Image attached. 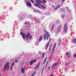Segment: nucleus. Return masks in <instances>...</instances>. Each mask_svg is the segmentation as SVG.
<instances>
[{"mask_svg":"<svg viewBox=\"0 0 76 76\" xmlns=\"http://www.w3.org/2000/svg\"><path fill=\"white\" fill-rule=\"evenodd\" d=\"M10 64V62H9L5 64L4 66V71H5V70H6V69H7V70H9V67H10V66H9Z\"/></svg>","mask_w":76,"mask_h":76,"instance_id":"1","label":"nucleus"},{"mask_svg":"<svg viewBox=\"0 0 76 76\" xmlns=\"http://www.w3.org/2000/svg\"><path fill=\"white\" fill-rule=\"evenodd\" d=\"M44 31L45 33L44 36V39L45 40V39H46V36L47 35V37H46V39L48 40V38L50 37V35L49 34L48 31H46L45 29H44Z\"/></svg>","mask_w":76,"mask_h":76,"instance_id":"2","label":"nucleus"},{"mask_svg":"<svg viewBox=\"0 0 76 76\" xmlns=\"http://www.w3.org/2000/svg\"><path fill=\"white\" fill-rule=\"evenodd\" d=\"M36 3H37L38 4H39V6L42 7V8H43V9H44V10H45V9H47V8L41 5V4H39V3H42V1H41L40 0H37V1H36Z\"/></svg>","mask_w":76,"mask_h":76,"instance_id":"3","label":"nucleus"},{"mask_svg":"<svg viewBox=\"0 0 76 76\" xmlns=\"http://www.w3.org/2000/svg\"><path fill=\"white\" fill-rule=\"evenodd\" d=\"M64 31L65 34H66V32L67 31V25L66 24H64Z\"/></svg>","mask_w":76,"mask_h":76,"instance_id":"4","label":"nucleus"},{"mask_svg":"<svg viewBox=\"0 0 76 76\" xmlns=\"http://www.w3.org/2000/svg\"><path fill=\"white\" fill-rule=\"evenodd\" d=\"M51 38H50L48 43L46 45V50H47V48H48V47H49V44H50V43L51 42Z\"/></svg>","mask_w":76,"mask_h":76,"instance_id":"5","label":"nucleus"},{"mask_svg":"<svg viewBox=\"0 0 76 76\" xmlns=\"http://www.w3.org/2000/svg\"><path fill=\"white\" fill-rule=\"evenodd\" d=\"M62 26V24H61L58 26V29L57 32H60L61 31V27Z\"/></svg>","mask_w":76,"mask_h":76,"instance_id":"6","label":"nucleus"},{"mask_svg":"<svg viewBox=\"0 0 76 76\" xmlns=\"http://www.w3.org/2000/svg\"><path fill=\"white\" fill-rule=\"evenodd\" d=\"M56 44H57V43H54L52 52V54H53V53H54V50H55V48H56Z\"/></svg>","mask_w":76,"mask_h":76,"instance_id":"7","label":"nucleus"},{"mask_svg":"<svg viewBox=\"0 0 76 76\" xmlns=\"http://www.w3.org/2000/svg\"><path fill=\"white\" fill-rule=\"evenodd\" d=\"M27 3V6H29V7H31V6H32V5L31 4V3H30V2L27 1L26 2Z\"/></svg>","mask_w":76,"mask_h":76,"instance_id":"8","label":"nucleus"},{"mask_svg":"<svg viewBox=\"0 0 76 76\" xmlns=\"http://www.w3.org/2000/svg\"><path fill=\"white\" fill-rule=\"evenodd\" d=\"M21 72L22 73H23L25 72V67H24V68H22L21 69Z\"/></svg>","mask_w":76,"mask_h":76,"instance_id":"9","label":"nucleus"},{"mask_svg":"<svg viewBox=\"0 0 76 76\" xmlns=\"http://www.w3.org/2000/svg\"><path fill=\"white\" fill-rule=\"evenodd\" d=\"M20 34H22V37L24 39H25V36H24V35H25L24 33H22V31H21Z\"/></svg>","mask_w":76,"mask_h":76,"instance_id":"10","label":"nucleus"},{"mask_svg":"<svg viewBox=\"0 0 76 76\" xmlns=\"http://www.w3.org/2000/svg\"><path fill=\"white\" fill-rule=\"evenodd\" d=\"M34 6L36 7H39V9H41V8L39 6V5L36 3H35L34 4Z\"/></svg>","mask_w":76,"mask_h":76,"instance_id":"11","label":"nucleus"},{"mask_svg":"<svg viewBox=\"0 0 76 76\" xmlns=\"http://www.w3.org/2000/svg\"><path fill=\"white\" fill-rule=\"evenodd\" d=\"M42 40V36H41L39 39V42H40V41H41Z\"/></svg>","mask_w":76,"mask_h":76,"instance_id":"12","label":"nucleus"},{"mask_svg":"<svg viewBox=\"0 0 76 76\" xmlns=\"http://www.w3.org/2000/svg\"><path fill=\"white\" fill-rule=\"evenodd\" d=\"M66 10L67 12H70V10H69V9L67 7H66Z\"/></svg>","mask_w":76,"mask_h":76,"instance_id":"13","label":"nucleus"},{"mask_svg":"<svg viewBox=\"0 0 76 76\" xmlns=\"http://www.w3.org/2000/svg\"><path fill=\"white\" fill-rule=\"evenodd\" d=\"M35 12H37V13H40V14H41V13H42V12H41L40 11L38 10H37V11H35Z\"/></svg>","mask_w":76,"mask_h":76,"instance_id":"14","label":"nucleus"},{"mask_svg":"<svg viewBox=\"0 0 76 76\" xmlns=\"http://www.w3.org/2000/svg\"><path fill=\"white\" fill-rule=\"evenodd\" d=\"M25 37H26V38H28L29 37V33H28L27 36L25 34Z\"/></svg>","mask_w":76,"mask_h":76,"instance_id":"15","label":"nucleus"},{"mask_svg":"<svg viewBox=\"0 0 76 76\" xmlns=\"http://www.w3.org/2000/svg\"><path fill=\"white\" fill-rule=\"evenodd\" d=\"M60 6L59 5L58 6H57L56 8H55L54 9V10H57V9H58V8H59V7H60Z\"/></svg>","mask_w":76,"mask_h":76,"instance_id":"16","label":"nucleus"},{"mask_svg":"<svg viewBox=\"0 0 76 76\" xmlns=\"http://www.w3.org/2000/svg\"><path fill=\"white\" fill-rule=\"evenodd\" d=\"M33 63H34V60H32V61L31 60L30 62V64H33Z\"/></svg>","mask_w":76,"mask_h":76,"instance_id":"17","label":"nucleus"},{"mask_svg":"<svg viewBox=\"0 0 76 76\" xmlns=\"http://www.w3.org/2000/svg\"><path fill=\"white\" fill-rule=\"evenodd\" d=\"M30 18L32 21H34V20H37L36 19H34V18Z\"/></svg>","mask_w":76,"mask_h":76,"instance_id":"18","label":"nucleus"},{"mask_svg":"<svg viewBox=\"0 0 76 76\" xmlns=\"http://www.w3.org/2000/svg\"><path fill=\"white\" fill-rule=\"evenodd\" d=\"M72 42H74V43H75V42H76V39H74L72 41Z\"/></svg>","mask_w":76,"mask_h":76,"instance_id":"19","label":"nucleus"},{"mask_svg":"<svg viewBox=\"0 0 76 76\" xmlns=\"http://www.w3.org/2000/svg\"><path fill=\"white\" fill-rule=\"evenodd\" d=\"M58 64L57 63H55L53 64L54 65V66H57L58 65Z\"/></svg>","mask_w":76,"mask_h":76,"instance_id":"20","label":"nucleus"},{"mask_svg":"<svg viewBox=\"0 0 76 76\" xmlns=\"http://www.w3.org/2000/svg\"><path fill=\"white\" fill-rule=\"evenodd\" d=\"M51 44L50 45V48L49 50V53H50V50H51Z\"/></svg>","mask_w":76,"mask_h":76,"instance_id":"21","label":"nucleus"},{"mask_svg":"<svg viewBox=\"0 0 76 76\" xmlns=\"http://www.w3.org/2000/svg\"><path fill=\"white\" fill-rule=\"evenodd\" d=\"M39 64L38 66H37L36 67H34V69L35 70V69H37V68H38V67H39Z\"/></svg>","mask_w":76,"mask_h":76,"instance_id":"22","label":"nucleus"},{"mask_svg":"<svg viewBox=\"0 0 76 76\" xmlns=\"http://www.w3.org/2000/svg\"><path fill=\"white\" fill-rule=\"evenodd\" d=\"M61 9L62 10V12H65V10H64V8L62 9V8H61Z\"/></svg>","mask_w":76,"mask_h":76,"instance_id":"23","label":"nucleus"},{"mask_svg":"<svg viewBox=\"0 0 76 76\" xmlns=\"http://www.w3.org/2000/svg\"><path fill=\"white\" fill-rule=\"evenodd\" d=\"M45 54L44 53H42V58H44L45 56Z\"/></svg>","mask_w":76,"mask_h":76,"instance_id":"24","label":"nucleus"},{"mask_svg":"<svg viewBox=\"0 0 76 76\" xmlns=\"http://www.w3.org/2000/svg\"><path fill=\"white\" fill-rule=\"evenodd\" d=\"M47 60V57H46L45 59V61L43 62V64H45V61H46V60Z\"/></svg>","mask_w":76,"mask_h":76,"instance_id":"25","label":"nucleus"},{"mask_svg":"<svg viewBox=\"0 0 76 76\" xmlns=\"http://www.w3.org/2000/svg\"><path fill=\"white\" fill-rule=\"evenodd\" d=\"M43 3H47V1H45V0H42Z\"/></svg>","mask_w":76,"mask_h":76,"instance_id":"26","label":"nucleus"},{"mask_svg":"<svg viewBox=\"0 0 76 76\" xmlns=\"http://www.w3.org/2000/svg\"><path fill=\"white\" fill-rule=\"evenodd\" d=\"M35 75V73H34L32 74L31 75V76H34V75Z\"/></svg>","mask_w":76,"mask_h":76,"instance_id":"27","label":"nucleus"},{"mask_svg":"<svg viewBox=\"0 0 76 76\" xmlns=\"http://www.w3.org/2000/svg\"><path fill=\"white\" fill-rule=\"evenodd\" d=\"M64 17V15L63 14L62 15H61V18H63Z\"/></svg>","mask_w":76,"mask_h":76,"instance_id":"28","label":"nucleus"},{"mask_svg":"<svg viewBox=\"0 0 76 76\" xmlns=\"http://www.w3.org/2000/svg\"><path fill=\"white\" fill-rule=\"evenodd\" d=\"M58 41L59 42V44H60V42H61V39H60L58 40Z\"/></svg>","mask_w":76,"mask_h":76,"instance_id":"29","label":"nucleus"},{"mask_svg":"<svg viewBox=\"0 0 76 76\" xmlns=\"http://www.w3.org/2000/svg\"><path fill=\"white\" fill-rule=\"evenodd\" d=\"M13 66H11V68L10 69V71H12V69H13Z\"/></svg>","mask_w":76,"mask_h":76,"instance_id":"30","label":"nucleus"},{"mask_svg":"<svg viewBox=\"0 0 76 76\" xmlns=\"http://www.w3.org/2000/svg\"><path fill=\"white\" fill-rule=\"evenodd\" d=\"M30 22H28V23L27 22H26L25 23V25H27V24H28V23H29Z\"/></svg>","mask_w":76,"mask_h":76,"instance_id":"31","label":"nucleus"},{"mask_svg":"<svg viewBox=\"0 0 76 76\" xmlns=\"http://www.w3.org/2000/svg\"><path fill=\"white\" fill-rule=\"evenodd\" d=\"M54 25H53L52 27V28L51 29V31H53V28H54Z\"/></svg>","mask_w":76,"mask_h":76,"instance_id":"32","label":"nucleus"},{"mask_svg":"<svg viewBox=\"0 0 76 76\" xmlns=\"http://www.w3.org/2000/svg\"><path fill=\"white\" fill-rule=\"evenodd\" d=\"M75 57H76V54L74 53L73 55V57L75 58Z\"/></svg>","mask_w":76,"mask_h":76,"instance_id":"33","label":"nucleus"},{"mask_svg":"<svg viewBox=\"0 0 76 76\" xmlns=\"http://www.w3.org/2000/svg\"><path fill=\"white\" fill-rule=\"evenodd\" d=\"M66 56H69V53H66Z\"/></svg>","mask_w":76,"mask_h":76,"instance_id":"34","label":"nucleus"},{"mask_svg":"<svg viewBox=\"0 0 76 76\" xmlns=\"http://www.w3.org/2000/svg\"><path fill=\"white\" fill-rule=\"evenodd\" d=\"M51 68V66H49V67L48 68V70H50V68Z\"/></svg>","mask_w":76,"mask_h":76,"instance_id":"35","label":"nucleus"},{"mask_svg":"<svg viewBox=\"0 0 76 76\" xmlns=\"http://www.w3.org/2000/svg\"><path fill=\"white\" fill-rule=\"evenodd\" d=\"M31 1L32 3H34V1H33V0H31Z\"/></svg>","mask_w":76,"mask_h":76,"instance_id":"36","label":"nucleus"},{"mask_svg":"<svg viewBox=\"0 0 76 76\" xmlns=\"http://www.w3.org/2000/svg\"><path fill=\"white\" fill-rule=\"evenodd\" d=\"M54 65L53 64L52 66V67H51L52 69H53V67H54Z\"/></svg>","mask_w":76,"mask_h":76,"instance_id":"37","label":"nucleus"},{"mask_svg":"<svg viewBox=\"0 0 76 76\" xmlns=\"http://www.w3.org/2000/svg\"><path fill=\"white\" fill-rule=\"evenodd\" d=\"M14 64H15V62H13L12 65V66H13V65H14Z\"/></svg>","mask_w":76,"mask_h":76,"instance_id":"38","label":"nucleus"},{"mask_svg":"<svg viewBox=\"0 0 76 76\" xmlns=\"http://www.w3.org/2000/svg\"><path fill=\"white\" fill-rule=\"evenodd\" d=\"M44 69V67H43V69H42V72H41V73H43V69Z\"/></svg>","mask_w":76,"mask_h":76,"instance_id":"39","label":"nucleus"},{"mask_svg":"<svg viewBox=\"0 0 76 76\" xmlns=\"http://www.w3.org/2000/svg\"><path fill=\"white\" fill-rule=\"evenodd\" d=\"M64 1H65V0H62V1L63 3H64Z\"/></svg>","mask_w":76,"mask_h":76,"instance_id":"40","label":"nucleus"},{"mask_svg":"<svg viewBox=\"0 0 76 76\" xmlns=\"http://www.w3.org/2000/svg\"><path fill=\"white\" fill-rule=\"evenodd\" d=\"M71 56V54H70L69 56L68 57V58H69V57H70Z\"/></svg>","mask_w":76,"mask_h":76,"instance_id":"41","label":"nucleus"},{"mask_svg":"<svg viewBox=\"0 0 76 76\" xmlns=\"http://www.w3.org/2000/svg\"><path fill=\"white\" fill-rule=\"evenodd\" d=\"M49 60H50H50H51V56H50L49 57Z\"/></svg>","mask_w":76,"mask_h":76,"instance_id":"42","label":"nucleus"},{"mask_svg":"<svg viewBox=\"0 0 76 76\" xmlns=\"http://www.w3.org/2000/svg\"><path fill=\"white\" fill-rule=\"evenodd\" d=\"M59 23V20H58L56 21V23Z\"/></svg>","mask_w":76,"mask_h":76,"instance_id":"43","label":"nucleus"},{"mask_svg":"<svg viewBox=\"0 0 76 76\" xmlns=\"http://www.w3.org/2000/svg\"><path fill=\"white\" fill-rule=\"evenodd\" d=\"M15 61V62H16V63H17V62L18 61V60H16Z\"/></svg>","mask_w":76,"mask_h":76,"instance_id":"44","label":"nucleus"},{"mask_svg":"<svg viewBox=\"0 0 76 76\" xmlns=\"http://www.w3.org/2000/svg\"><path fill=\"white\" fill-rule=\"evenodd\" d=\"M37 22H38V23H40V22L39 21H38V20H37Z\"/></svg>","mask_w":76,"mask_h":76,"instance_id":"45","label":"nucleus"},{"mask_svg":"<svg viewBox=\"0 0 76 76\" xmlns=\"http://www.w3.org/2000/svg\"><path fill=\"white\" fill-rule=\"evenodd\" d=\"M54 76V75L52 74V75H50V76Z\"/></svg>","mask_w":76,"mask_h":76,"instance_id":"46","label":"nucleus"},{"mask_svg":"<svg viewBox=\"0 0 76 76\" xmlns=\"http://www.w3.org/2000/svg\"><path fill=\"white\" fill-rule=\"evenodd\" d=\"M30 39H32V36L30 37Z\"/></svg>","mask_w":76,"mask_h":76,"instance_id":"47","label":"nucleus"},{"mask_svg":"<svg viewBox=\"0 0 76 76\" xmlns=\"http://www.w3.org/2000/svg\"><path fill=\"white\" fill-rule=\"evenodd\" d=\"M35 60H34L33 61V63H34L35 62Z\"/></svg>","mask_w":76,"mask_h":76,"instance_id":"48","label":"nucleus"},{"mask_svg":"<svg viewBox=\"0 0 76 76\" xmlns=\"http://www.w3.org/2000/svg\"><path fill=\"white\" fill-rule=\"evenodd\" d=\"M39 54H41V52L39 51Z\"/></svg>","mask_w":76,"mask_h":76,"instance_id":"49","label":"nucleus"},{"mask_svg":"<svg viewBox=\"0 0 76 76\" xmlns=\"http://www.w3.org/2000/svg\"><path fill=\"white\" fill-rule=\"evenodd\" d=\"M22 19H23L22 17H21V20H22Z\"/></svg>","mask_w":76,"mask_h":76,"instance_id":"50","label":"nucleus"},{"mask_svg":"<svg viewBox=\"0 0 76 76\" xmlns=\"http://www.w3.org/2000/svg\"><path fill=\"white\" fill-rule=\"evenodd\" d=\"M67 64H67V63L65 64V65H67Z\"/></svg>","mask_w":76,"mask_h":76,"instance_id":"51","label":"nucleus"},{"mask_svg":"<svg viewBox=\"0 0 76 76\" xmlns=\"http://www.w3.org/2000/svg\"><path fill=\"white\" fill-rule=\"evenodd\" d=\"M52 7H54V6H52Z\"/></svg>","mask_w":76,"mask_h":76,"instance_id":"52","label":"nucleus"},{"mask_svg":"<svg viewBox=\"0 0 76 76\" xmlns=\"http://www.w3.org/2000/svg\"><path fill=\"white\" fill-rule=\"evenodd\" d=\"M65 70H67V69H66V68L65 69Z\"/></svg>","mask_w":76,"mask_h":76,"instance_id":"53","label":"nucleus"},{"mask_svg":"<svg viewBox=\"0 0 76 76\" xmlns=\"http://www.w3.org/2000/svg\"><path fill=\"white\" fill-rule=\"evenodd\" d=\"M30 16H31V17H32V15H30Z\"/></svg>","mask_w":76,"mask_h":76,"instance_id":"54","label":"nucleus"},{"mask_svg":"<svg viewBox=\"0 0 76 76\" xmlns=\"http://www.w3.org/2000/svg\"><path fill=\"white\" fill-rule=\"evenodd\" d=\"M49 15H50V13H49Z\"/></svg>","mask_w":76,"mask_h":76,"instance_id":"55","label":"nucleus"},{"mask_svg":"<svg viewBox=\"0 0 76 76\" xmlns=\"http://www.w3.org/2000/svg\"><path fill=\"white\" fill-rule=\"evenodd\" d=\"M18 17H19V16H18Z\"/></svg>","mask_w":76,"mask_h":76,"instance_id":"56","label":"nucleus"},{"mask_svg":"<svg viewBox=\"0 0 76 76\" xmlns=\"http://www.w3.org/2000/svg\"><path fill=\"white\" fill-rule=\"evenodd\" d=\"M21 30H22V29H21Z\"/></svg>","mask_w":76,"mask_h":76,"instance_id":"57","label":"nucleus"},{"mask_svg":"<svg viewBox=\"0 0 76 76\" xmlns=\"http://www.w3.org/2000/svg\"><path fill=\"white\" fill-rule=\"evenodd\" d=\"M10 37H8V38H10Z\"/></svg>","mask_w":76,"mask_h":76,"instance_id":"58","label":"nucleus"},{"mask_svg":"<svg viewBox=\"0 0 76 76\" xmlns=\"http://www.w3.org/2000/svg\"><path fill=\"white\" fill-rule=\"evenodd\" d=\"M11 61H12V60H11Z\"/></svg>","mask_w":76,"mask_h":76,"instance_id":"59","label":"nucleus"},{"mask_svg":"<svg viewBox=\"0 0 76 76\" xmlns=\"http://www.w3.org/2000/svg\"><path fill=\"white\" fill-rule=\"evenodd\" d=\"M27 64V65H28V64Z\"/></svg>","mask_w":76,"mask_h":76,"instance_id":"60","label":"nucleus"}]
</instances>
